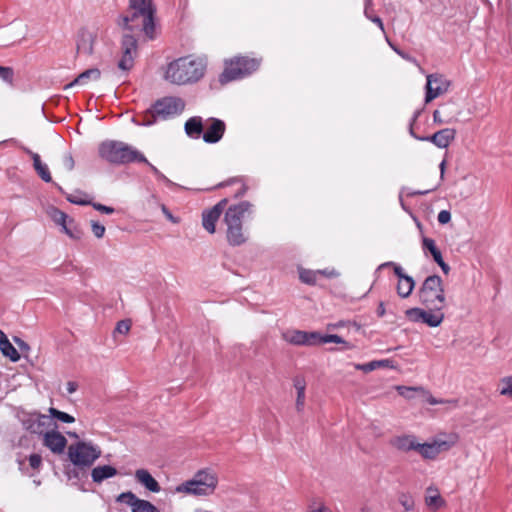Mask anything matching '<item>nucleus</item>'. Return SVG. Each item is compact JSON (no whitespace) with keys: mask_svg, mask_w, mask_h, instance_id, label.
<instances>
[{"mask_svg":"<svg viewBox=\"0 0 512 512\" xmlns=\"http://www.w3.org/2000/svg\"><path fill=\"white\" fill-rule=\"evenodd\" d=\"M42 458L39 454H32L29 457V464L33 469H38L41 465Z\"/></svg>","mask_w":512,"mask_h":512,"instance_id":"55","label":"nucleus"},{"mask_svg":"<svg viewBox=\"0 0 512 512\" xmlns=\"http://www.w3.org/2000/svg\"><path fill=\"white\" fill-rule=\"evenodd\" d=\"M132 512H159V510L149 501L140 499Z\"/></svg>","mask_w":512,"mask_h":512,"instance_id":"39","label":"nucleus"},{"mask_svg":"<svg viewBox=\"0 0 512 512\" xmlns=\"http://www.w3.org/2000/svg\"><path fill=\"white\" fill-rule=\"evenodd\" d=\"M423 244L424 247L431 252L432 256H441L440 252L436 249L435 242L432 239H424Z\"/></svg>","mask_w":512,"mask_h":512,"instance_id":"50","label":"nucleus"},{"mask_svg":"<svg viewBox=\"0 0 512 512\" xmlns=\"http://www.w3.org/2000/svg\"><path fill=\"white\" fill-rule=\"evenodd\" d=\"M397 501L403 507L404 512H414L416 506L415 500L409 492H398Z\"/></svg>","mask_w":512,"mask_h":512,"instance_id":"32","label":"nucleus"},{"mask_svg":"<svg viewBox=\"0 0 512 512\" xmlns=\"http://www.w3.org/2000/svg\"><path fill=\"white\" fill-rule=\"evenodd\" d=\"M96 36L92 31L82 30L77 40V51L84 55H91L94 49Z\"/></svg>","mask_w":512,"mask_h":512,"instance_id":"18","label":"nucleus"},{"mask_svg":"<svg viewBox=\"0 0 512 512\" xmlns=\"http://www.w3.org/2000/svg\"><path fill=\"white\" fill-rule=\"evenodd\" d=\"M323 336L324 335L320 334L319 332H306L307 340H306L305 346H314L317 344H323L322 343Z\"/></svg>","mask_w":512,"mask_h":512,"instance_id":"44","label":"nucleus"},{"mask_svg":"<svg viewBox=\"0 0 512 512\" xmlns=\"http://www.w3.org/2000/svg\"><path fill=\"white\" fill-rule=\"evenodd\" d=\"M391 445L400 451L408 452L411 450H416L418 447V442L414 436L403 435L394 437L391 440Z\"/></svg>","mask_w":512,"mask_h":512,"instance_id":"22","label":"nucleus"},{"mask_svg":"<svg viewBox=\"0 0 512 512\" xmlns=\"http://www.w3.org/2000/svg\"><path fill=\"white\" fill-rule=\"evenodd\" d=\"M253 213V205L248 201L230 206L225 212L224 221L227 226L226 237L230 245L239 246L246 242L247 236L243 231L244 218Z\"/></svg>","mask_w":512,"mask_h":512,"instance_id":"3","label":"nucleus"},{"mask_svg":"<svg viewBox=\"0 0 512 512\" xmlns=\"http://www.w3.org/2000/svg\"><path fill=\"white\" fill-rule=\"evenodd\" d=\"M122 56L118 62V68L123 72H128L134 65V58L137 55V39L130 35L125 34L121 42Z\"/></svg>","mask_w":512,"mask_h":512,"instance_id":"11","label":"nucleus"},{"mask_svg":"<svg viewBox=\"0 0 512 512\" xmlns=\"http://www.w3.org/2000/svg\"><path fill=\"white\" fill-rule=\"evenodd\" d=\"M500 394L512 397V376L505 377L501 380Z\"/></svg>","mask_w":512,"mask_h":512,"instance_id":"45","label":"nucleus"},{"mask_svg":"<svg viewBox=\"0 0 512 512\" xmlns=\"http://www.w3.org/2000/svg\"><path fill=\"white\" fill-rule=\"evenodd\" d=\"M131 329V321L130 320H121L117 323L115 332L120 334H127Z\"/></svg>","mask_w":512,"mask_h":512,"instance_id":"47","label":"nucleus"},{"mask_svg":"<svg viewBox=\"0 0 512 512\" xmlns=\"http://www.w3.org/2000/svg\"><path fill=\"white\" fill-rule=\"evenodd\" d=\"M21 423L27 431L35 434H43L51 426V418L49 415L41 414L38 412L24 413L21 418Z\"/></svg>","mask_w":512,"mask_h":512,"instance_id":"13","label":"nucleus"},{"mask_svg":"<svg viewBox=\"0 0 512 512\" xmlns=\"http://www.w3.org/2000/svg\"><path fill=\"white\" fill-rule=\"evenodd\" d=\"M222 213V207L220 204L215 205L213 208L204 211L202 214V225L209 233H214L216 229V223L219 220Z\"/></svg>","mask_w":512,"mask_h":512,"instance_id":"19","label":"nucleus"},{"mask_svg":"<svg viewBox=\"0 0 512 512\" xmlns=\"http://www.w3.org/2000/svg\"><path fill=\"white\" fill-rule=\"evenodd\" d=\"M156 178L159 180V181H162L164 182L168 187H174L175 186V183H173L171 180H169L163 173L160 172V174L158 176H156Z\"/></svg>","mask_w":512,"mask_h":512,"instance_id":"62","label":"nucleus"},{"mask_svg":"<svg viewBox=\"0 0 512 512\" xmlns=\"http://www.w3.org/2000/svg\"><path fill=\"white\" fill-rule=\"evenodd\" d=\"M92 233L95 237L101 238L105 233V226L98 221L91 220L90 222Z\"/></svg>","mask_w":512,"mask_h":512,"instance_id":"46","label":"nucleus"},{"mask_svg":"<svg viewBox=\"0 0 512 512\" xmlns=\"http://www.w3.org/2000/svg\"><path fill=\"white\" fill-rule=\"evenodd\" d=\"M421 394L425 397L426 401L431 405L448 404L451 408H455L458 405L457 400H438L435 397H433L431 394H429L427 391H425V393H421Z\"/></svg>","mask_w":512,"mask_h":512,"instance_id":"40","label":"nucleus"},{"mask_svg":"<svg viewBox=\"0 0 512 512\" xmlns=\"http://www.w3.org/2000/svg\"><path fill=\"white\" fill-rule=\"evenodd\" d=\"M433 121H434V123L441 125V124H445V123H450L452 121V119L451 118L443 119L441 117L440 111L439 110H435L433 112Z\"/></svg>","mask_w":512,"mask_h":512,"instance_id":"58","label":"nucleus"},{"mask_svg":"<svg viewBox=\"0 0 512 512\" xmlns=\"http://www.w3.org/2000/svg\"><path fill=\"white\" fill-rule=\"evenodd\" d=\"M66 389L69 394H73L78 389V385L76 382L69 381L66 385Z\"/></svg>","mask_w":512,"mask_h":512,"instance_id":"63","label":"nucleus"},{"mask_svg":"<svg viewBox=\"0 0 512 512\" xmlns=\"http://www.w3.org/2000/svg\"><path fill=\"white\" fill-rule=\"evenodd\" d=\"M437 220L440 224H447L451 220V213L448 210H441L438 213Z\"/></svg>","mask_w":512,"mask_h":512,"instance_id":"54","label":"nucleus"},{"mask_svg":"<svg viewBox=\"0 0 512 512\" xmlns=\"http://www.w3.org/2000/svg\"><path fill=\"white\" fill-rule=\"evenodd\" d=\"M386 40L388 42V44L390 45V47L400 56L402 57L403 59L413 63L414 65H416L417 67H419L420 71L423 72V69L420 67L418 61L416 58L410 56L409 54L403 52L402 50H400L399 48H397L396 46H394L390 41L389 39L386 37Z\"/></svg>","mask_w":512,"mask_h":512,"instance_id":"43","label":"nucleus"},{"mask_svg":"<svg viewBox=\"0 0 512 512\" xmlns=\"http://www.w3.org/2000/svg\"><path fill=\"white\" fill-rule=\"evenodd\" d=\"M419 114H420V111L415 112L411 125H413V123L417 120ZM410 134H411V136H413L415 139H417L419 141H428V142L433 143L438 148H447L449 146V144L451 143V141L454 140L456 131L451 128H445V129L437 131L436 133H434L431 136L420 137V136H417L414 134L412 126H410Z\"/></svg>","mask_w":512,"mask_h":512,"instance_id":"12","label":"nucleus"},{"mask_svg":"<svg viewBox=\"0 0 512 512\" xmlns=\"http://www.w3.org/2000/svg\"><path fill=\"white\" fill-rule=\"evenodd\" d=\"M50 418H55L63 423H73L75 418L68 413L62 412L56 408L50 407L48 409Z\"/></svg>","mask_w":512,"mask_h":512,"instance_id":"34","label":"nucleus"},{"mask_svg":"<svg viewBox=\"0 0 512 512\" xmlns=\"http://www.w3.org/2000/svg\"><path fill=\"white\" fill-rule=\"evenodd\" d=\"M451 447V444L444 440H434L429 443H418L416 451H418L422 457L426 459H434L441 452L447 451Z\"/></svg>","mask_w":512,"mask_h":512,"instance_id":"15","label":"nucleus"},{"mask_svg":"<svg viewBox=\"0 0 512 512\" xmlns=\"http://www.w3.org/2000/svg\"><path fill=\"white\" fill-rule=\"evenodd\" d=\"M382 367H388V368H394L393 362L389 359H383V360H375L371 361L365 364H356L355 368L357 370H361L364 372H371L373 370H376L378 368Z\"/></svg>","mask_w":512,"mask_h":512,"instance_id":"29","label":"nucleus"},{"mask_svg":"<svg viewBox=\"0 0 512 512\" xmlns=\"http://www.w3.org/2000/svg\"><path fill=\"white\" fill-rule=\"evenodd\" d=\"M203 131L202 118L195 116L189 118L185 123V132L191 137L198 139Z\"/></svg>","mask_w":512,"mask_h":512,"instance_id":"27","label":"nucleus"},{"mask_svg":"<svg viewBox=\"0 0 512 512\" xmlns=\"http://www.w3.org/2000/svg\"><path fill=\"white\" fill-rule=\"evenodd\" d=\"M185 108L184 101L179 97H164L158 100L153 106V117L168 119L179 115Z\"/></svg>","mask_w":512,"mask_h":512,"instance_id":"9","label":"nucleus"},{"mask_svg":"<svg viewBox=\"0 0 512 512\" xmlns=\"http://www.w3.org/2000/svg\"><path fill=\"white\" fill-rule=\"evenodd\" d=\"M93 208L99 212L105 213V214H112L114 212V208L105 206L100 203H91Z\"/></svg>","mask_w":512,"mask_h":512,"instance_id":"56","label":"nucleus"},{"mask_svg":"<svg viewBox=\"0 0 512 512\" xmlns=\"http://www.w3.org/2000/svg\"><path fill=\"white\" fill-rule=\"evenodd\" d=\"M398 393L406 398L412 399L415 393H425V390L422 387H407V386H397Z\"/></svg>","mask_w":512,"mask_h":512,"instance_id":"36","label":"nucleus"},{"mask_svg":"<svg viewBox=\"0 0 512 512\" xmlns=\"http://www.w3.org/2000/svg\"><path fill=\"white\" fill-rule=\"evenodd\" d=\"M419 298L425 306L442 310L445 304V293L441 278L437 275L427 277L419 290Z\"/></svg>","mask_w":512,"mask_h":512,"instance_id":"7","label":"nucleus"},{"mask_svg":"<svg viewBox=\"0 0 512 512\" xmlns=\"http://www.w3.org/2000/svg\"><path fill=\"white\" fill-rule=\"evenodd\" d=\"M14 342L17 344V346L19 347V349L22 352H27V351L30 350L29 345L25 341H23L22 339H20L18 337H14Z\"/></svg>","mask_w":512,"mask_h":512,"instance_id":"60","label":"nucleus"},{"mask_svg":"<svg viewBox=\"0 0 512 512\" xmlns=\"http://www.w3.org/2000/svg\"><path fill=\"white\" fill-rule=\"evenodd\" d=\"M444 503L445 502L441 497L438 489L433 487H428L426 489L425 504L430 510L436 511L440 509L444 505Z\"/></svg>","mask_w":512,"mask_h":512,"instance_id":"24","label":"nucleus"},{"mask_svg":"<svg viewBox=\"0 0 512 512\" xmlns=\"http://www.w3.org/2000/svg\"><path fill=\"white\" fill-rule=\"evenodd\" d=\"M259 66L260 60L258 59L248 57H235L234 59L226 61L225 69L220 75L219 80L222 84H225L230 81L244 78L256 71Z\"/></svg>","mask_w":512,"mask_h":512,"instance_id":"6","label":"nucleus"},{"mask_svg":"<svg viewBox=\"0 0 512 512\" xmlns=\"http://www.w3.org/2000/svg\"><path fill=\"white\" fill-rule=\"evenodd\" d=\"M117 474V470L110 465H102L95 467L91 472L92 480L96 483L114 477Z\"/></svg>","mask_w":512,"mask_h":512,"instance_id":"26","label":"nucleus"},{"mask_svg":"<svg viewBox=\"0 0 512 512\" xmlns=\"http://www.w3.org/2000/svg\"><path fill=\"white\" fill-rule=\"evenodd\" d=\"M364 15L367 19H369L371 22L375 23L383 33H385V30H384V24L382 22V20L378 17V16H375V15H369V11H364Z\"/></svg>","mask_w":512,"mask_h":512,"instance_id":"53","label":"nucleus"},{"mask_svg":"<svg viewBox=\"0 0 512 512\" xmlns=\"http://www.w3.org/2000/svg\"><path fill=\"white\" fill-rule=\"evenodd\" d=\"M283 339L293 345H304L306 343V331L290 330L283 333Z\"/></svg>","mask_w":512,"mask_h":512,"instance_id":"30","label":"nucleus"},{"mask_svg":"<svg viewBox=\"0 0 512 512\" xmlns=\"http://www.w3.org/2000/svg\"><path fill=\"white\" fill-rule=\"evenodd\" d=\"M298 272H299V279L303 283L308 284V285L316 284V282L318 280L317 270H310V269H305V268L299 267Z\"/></svg>","mask_w":512,"mask_h":512,"instance_id":"33","label":"nucleus"},{"mask_svg":"<svg viewBox=\"0 0 512 512\" xmlns=\"http://www.w3.org/2000/svg\"><path fill=\"white\" fill-rule=\"evenodd\" d=\"M425 103H429L435 98L445 94L450 86V82L440 74L427 75Z\"/></svg>","mask_w":512,"mask_h":512,"instance_id":"14","label":"nucleus"},{"mask_svg":"<svg viewBox=\"0 0 512 512\" xmlns=\"http://www.w3.org/2000/svg\"><path fill=\"white\" fill-rule=\"evenodd\" d=\"M43 444L55 454H61L66 445V438L58 431H46L43 435Z\"/></svg>","mask_w":512,"mask_h":512,"instance_id":"16","label":"nucleus"},{"mask_svg":"<svg viewBox=\"0 0 512 512\" xmlns=\"http://www.w3.org/2000/svg\"><path fill=\"white\" fill-rule=\"evenodd\" d=\"M139 500L140 499L137 498L132 492H124L118 496V501L126 503L131 507L132 510Z\"/></svg>","mask_w":512,"mask_h":512,"instance_id":"42","label":"nucleus"},{"mask_svg":"<svg viewBox=\"0 0 512 512\" xmlns=\"http://www.w3.org/2000/svg\"><path fill=\"white\" fill-rule=\"evenodd\" d=\"M0 351L5 357L9 358L12 362H17L20 359L19 352L11 344L6 335H4L0 341Z\"/></svg>","mask_w":512,"mask_h":512,"instance_id":"28","label":"nucleus"},{"mask_svg":"<svg viewBox=\"0 0 512 512\" xmlns=\"http://www.w3.org/2000/svg\"><path fill=\"white\" fill-rule=\"evenodd\" d=\"M415 282L412 277L398 279L397 293L402 298H407L413 291Z\"/></svg>","mask_w":512,"mask_h":512,"instance_id":"31","label":"nucleus"},{"mask_svg":"<svg viewBox=\"0 0 512 512\" xmlns=\"http://www.w3.org/2000/svg\"><path fill=\"white\" fill-rule=\"evenodd\" d=\"M218 478L211 470H200L194 477L175 488L177 493L189 495H209L215 490Z\"/></svg>","mask_w":512,"mask_h":512,"instance_id":"5","label":"nucleus"},{"mask_svg":"<svg viewBox=\"0 0 512 512\" xmlns=\"http://www.w3.org/2000/svg\"><path fill=\"white\" fill-rule=\"evenodd\" d=\"M24 151L31 156L32 160H33V167L35 169V171L37 172V174L39 175V177L49 183L52 181V177H51V174H50V171H49V168L48 166L43 163L41 161V158L39 156V154L31 151L30 149L28 148H24Z\"/></svg>","mask_w":512,"mask_h":512,"instance_id":"21","label":"nucleus"},{"mask_svg":"<svg viewBox=\"0 0 512 512\" xmlns=\"http://www.w3.org/2000/svg\"><path fill=\"white\" fill-rule=\"evenodd\" d=\"M50 217L57 225H59L61 227H63L65 225V223L67 222V220L69 219V217L66 213H64L63 211H61L57 208H52L50 210Z\"/></svg>","mask_w":512,"mask_h":512,"instance_id":"38","label":"nucleus"},{"mask_svg":"<svg viewBox=\"0 0 512 512\" xmlns=\"http://www.w3.org/2000/svg\"><path fill=\"white\" fill-rule=\"evenodd\" d=\"M136 480L151 492H159L160 486L158 482L146 469H138L135 472Z\"/></svg>","mask_w":512,"mask_h":512,"instance_id":"23","label":"nucleus"},{"mask_svg":"<svg viewBox=\"0 0 512 512\" xmlns=\"http://www.w3.org/2000/svg\"><path fill=\"white\" fill-rule=\"evenodd\" d=\"M318 277L323 276L326 278H337L340 276V273L334 268H325L317 270Z\"/></svg>","mask_w":512,"mask_h":512,"instance_id":"48","label":"nucleus"},{"mask_svg":"<svg viewBox=\"0 0 512 512\" xmlns=\"http://www.w3.org/2000/svg\"><path fill=\"white\" fill-rule=\"evenodd\" d=\"M156 6L153 0H129L126 15L122 17V26L130 31L140 30L149 40L157 37Z\"/></svg>","mask_w":512,"mask_h":512,"instance_id":"1","label":"nucleus"},{"mask_svg":"<svg viewBox=\"0 0 512 512\" xmlns=\"http://www.w3.org/2000/svg\"><path fill=\"white\" fill-rule=\"evenodd\" d=\"M310 512H330V511L327 507L320 505L317 508L312 509Z\"/></svg>","mask_w":512,"mask_h":512,"instance_id":"64","label":"nucleus"},{"mask_svg":"<svg viewBox=\"0 0 512 512\" xmlns=\"http://www.w3.org/2000/svg\"><path fill=\"white\" fill-rule=\"evenodd\" d=\"M100 455V448L90 442L80 441L68 447V457L78 467L91 466Z\"/></svg>","mask_w":512,"mask_h":512,"instance_id":"8","label":"nucleus"},{"mask_svg":"<svg viewBox=\"0 0 512 512\" xmlns=\"http://www.w3.org/2000/svg\"><path fill=\"white\" fill-rule=\"evenodd\" d=\"M225 132V123L216 118L211 119V124L203 134V140L206 143L214 144L219 142Z\"/></svg>","mask_w":512,"mask_h":512,"instance_id":"17","label":"nucleus"},{"mask_svg":"<svg viewBox=\"0 0 512 512\" xmlns=\"http://www.w3.org/2000/svg\"><path fill=\"white\" fill-rule=\"evenodd\" d=\"M434 260L438 263V265L441 267L442 271L445 273V274H448L449 273V266L448 264H446L443 260V258H434Z\"/></svg>","mask_w":512,"mask_h":512,"instance_id":"61","label":"nucleus"},{"mask_svg":"<svg viewBox=\"0 0 512 512\" xmlns=\"http://www.w3.org/2000/svg\"><path fill=\"white\" fill-rule=\"evenodd\" d=\"M322 343H345V341L338 335L331 334V335H324L322 339Z\"/></svg>","mask_w":512,"mask_h":512,"instance_id":"52","label":"nucleus"},{"mask_svg":"<svg viewBox=\"0 0 512 512\" xmlns=\"http://www.w3.org/2000/svg\"><path fill=\"white\" fill-rule=\"evenodd\" d=\"M161 210L169 221H171L172 223L179 222V218L174 217L165 205L161 206Z\"/></svg>","mask_w":512,"mask_h":512,"instance_id":"59","label":"nucleus"},{"mask_svg":"<svg viewBox=\"0 0 512 512\" xmlns=\"http://www.w3.org/2000/svg\"><path fill=\"white\" fill-rule=\"evenodd\" d=\"M386 265L393 267L394 273L398 276V279L409 277L404 273L403 268L400 265L393 262L387 263Z\"/></svg>","mask_w":512,"mask_h":512,"instance_id":"57","label":"nucleus"},{"mask_svg":"<svg viewBox=\"0 0 512 512\" xmlns=\"http://www.w3.org/2000/svg\"><path fill=\"white\" fill-rule=\"evenodd\" d=\"M206 58L201 56H185L170 62L165 71L164 79L171 84L187 85L198 82L205 75Z\"/></svg>","mask_w":512,"mask_h":512,"instance_id":"2","label":"nucleus"},{"mask_svg":"<svg viewBox=\"0 0 512 512\" xmlns=\"http://www.w3.org/2000/svg\"><path fill=\"white\" fill-rule=\"evenodd\" d=\"M66 199L72 204H77V205L91 204V201L88 199V196L85 193L80 192V191H77L72 194H68L66 196Z\"/></svg>","mask_w":512,"mask_h":512,"instance_id":"35","label":"nucleus"},{"mask_svg":"<svg viewBox=\"0 0 512 512\" xmlns=\"http://www.w3.org/2000/svg\"><path fill=\"white\" fill-rule=\"evenodd\" d=\"M0 78L5 82L11 83L13 79L12 68L0 66Z\"/></svg>","mask_w":512,"mask_h":512,"instance_id":"49","label":"nucleus"},{"mask_svg":"<svg viewBox=\"0 0 512 512\" xmlns=\"http://www.w3.org/2000/svg\"><path fill=\"white\" fill-rule=\"evenodd\" d=\"M99 155L114 164L147 162L146 157L137 149L120 141L107 140L100 144Z\"/></svg>","mask_w":512,"mask_h":512,"instance_id":"4","label":"nucleus"},{"mask_svg":"<svg viewBox=\"0 0 512 512\" xmlns=\"http://www.w3.org/2000/svg\"><path fill=\"white\" fill-rule=\"evenodd\" d=\"M101 72L97 68L88 69L78 75L71 83L65 86V89L73 87L75 85H85L89 81H96L100 78Z\"/></svg>","mask_w":512,"mask_h":512,"instance_id":"25","label":"nucleus"},{"mask_svg":"<svg viewBox=\"0 0 512 512\" xmlns=\"http://www.w3.org/2000/svg\"><path fill=\"white\" fill-rule=\"evenodd\" d=\"M435 188L433 189H429V190H425V191H412L410 190L409 188L407 187H403L401 188L400 190V193H399V202H400V205L401 207L405 210V211H408V209L406 208L405 204H404V201H403V196L406 195V196H414V195H425L431 191H433Z\"/></svg>","mask_w":512,"mask_h":512,"instance_id":"37","label":"nucleus"},{"mask_svg":"<svg viewBox=\"0 0 512 512\" xmlns=\"http://www.w3.org/2000/svg\"><path fill=\"white\" fill-rule=\"evenodd\" d=\"M62 230L71 238H78L80 232L77 229V225L72 218H69L65 225L62 227Z\"/></svg>","mask_w":512,"mask_h":512,"instance_id":"41","label":"nucleus"},{"mask_svg":"<svg viewBox=\"0 0 512 512\" xmlns=\"http://www.w3.org/2000/svg\"><path fill=\"white\" fill-rule=\"evenodd\" d=\"M407 318L412 322H421L429 327H438L444 320V314L441 310L421 308H411L406 311Z\"/></svg>","mask_w":512,"mask_h":512,"instance_id":"10","label":"nucleus"},{"mask_svg":"<svg viewBox=\"0 0 512 512\" xmlns=\"http://www.w3.org/2000/svg\"><path fill=\"white\" fill-rule=\"evenodd\" d=\"M62 164L66 170H68V171L73 170L75 163H74V159H73L72 155L65 154L62 158Z\"/></svg>","mask_w":512,"mask_h":512,"instance_id":"51","label":"nucleus"},{"mask_svg":"<svg viewBox=\"0 0 512 512\" xmlns=\"http://www.w3.org/2000/svg\"><path fill=\"white\" fill-rule=\"evenodd\" d=\"M293 385L296 390V402H295V409L298 413H302L305 408V401H306V381L301 376H296L293 379Z\"/></svg>","mask_w":512,"mask_h":512,"instance_id":"20","label":"nucleus"}]
</instances>
